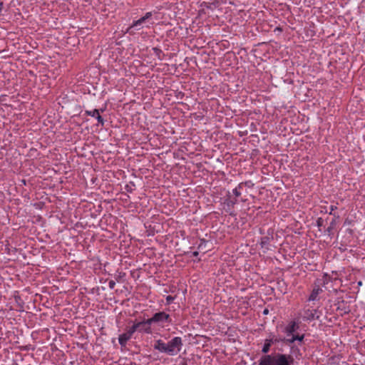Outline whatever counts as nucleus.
<instances>
[{
	"label": "nucleus",
	"mask_w": 365,
	"mask_h": 365,
	"mask_svg": "<svg viewBox=\"0 0 365 365\" xmlns=\"http://www.w3.org/2000/svg\"><path fill=\"white\" fill-rule=\"evenodd\" d=\"M294 359L291 355L276 354L261 357L259 365H291Z\"/></svg>",
	"instance_id": "nucleus-1"
},
{
	"label": "nucleus",
	"mask_w": 365,
	"mask_h": 365,
	"mask_svg": "<svg viewBox=\"0 0 365 365\" xmlns=\"http://www.w3.org/2000/svg\"><path fill=\"white\" fill-rule=\"evenodd\" d=\"M166 346V354L170 356L176 355L181 349L182 346V339L179 336L174 337L167 344Z\"/></svg>",
	"instance_id": "nucleus-2"
},
{
	"label": "nucleus",
	"mask_w": 365,
	"mask_h": 365,
	"mask_svg": "<svg viewBox=\"0 0 365 365\" xmlns=\"http://www.w3.org/2000/svg\"><path fill=\"white\" fill-rule=\"evenodd\" d=\"M151 323L161 324L170 322V315L164 312L155 313L153 317L150 318Z\"/></svg>",
	"instance_id": "nucleus-3"
},
{
	"label": "nucleus",
	"mask_w": 365,
	"mask_h": 365,
	"mask_svg": "<svg viewBox=\"0 0 365 365\" xmlns=\"http://www.w3.org/2000/svg\"><path fill=\"white\" fill-rule=\"evenodd\" d=\"M152 16L151 12H148L142 18L139 19L137 21H135L132 25L128 28L127 32L132 34V29L136 28L137 30L140 29V26L145 22L147 19H148Z\"/></svg>",
	"instance_id": "nucleus-4"
},
{
	"label": "nucleus",
	"mask_w": 365,
	"mask_h": 365,
	"mask_svg": "<svg viewBox=\"0 0 365 365\" xmlns=\"http://www.w3.org/2000/svg\"><path fill=\"white\" fill-rule=\"evenodd\" d=\"M152 323L150 319L136 323V327L138 328V331H144L146 333H151V326Z\"/></svg>",
	"instance_id": "nucleus-5"
},
{
	"label": "nucleus",
	"mask_w": 365,
	"mask_h": 365,
	"mask_svg": "<svg viewBox=\"0 0 365 365\" xmlns=\"http://www.w3.org/2000/svg\"><path fill=\"white\" fill-rule=\"evenodd\" d=\"M154 349L163 353H166L165 343L162 340H157L154 344Z\"/></svg>",
	"instance_id": "nucleus-6"
},
{
	"label": "nucleus",
	"mask_w": 365,
	"mask_h": 365,
	"mask_svg": "<svg viewBox=\"0 0 365 365\" xmlns=\"http://www.w3.org/2000/svg\"><path fill=\"white\" fill-rule=\"evenodd\" d=\"M130 337L131 336L127 332L120 334L118 338L119 344L123 346H125L127 341L130 339Z\"/></svg>",
	"instance_id": "nucleus-7"
},
{
	"label": "nucleus",
	"mask_w": 365,
	"mask_h": 365,
	"mask_svg": "<svg viewBox=\"0 0 365 365\" xmlns=\"http://www.w3.org/2000/svg\"><path fill=\"white\" fill-rule=\"evenodd\" d=\"M298 328V325L294 322H292L287 327H286V331L288 334H292Z\"/></svg>",
	"instance_id": "nucleus-8"
},
{
	"label": "nucleus",
	"mask_w": 365,
	"mask_h": 365,
	"mask_svg": "<svg viewBox=\"0 0 365 365\" xmlns=\"http://www.w3.org/2000/svg\"><path fill=\"white\" fill-rule=\"evenodd\" d=\"M320 291H322V290L319 288L314 289L312 294H310V296L309 297V300H310V301L315 300Z\"/></svg>",
	"instance_id": "nucleus-9"
},
{
	"label": "nucleus",
	"mask_w": 365,
	"mask_h": 365,
	"mask_svg": "<svg viewBox=\"0 0 365 365\" xmlns=\"http://www.w3.org/2000/svg\"><path fill=\"white\" fill-rule=\"evenodd\" d=\"M138 331V328L136 327V324H134L132 327H130L128 330H127V333L131 336L133 335V334Z\"/></svg>",
	"instance_id": "nucleus-10"
},
{
	"label": "nucleus",
	"mask_w": 365,
	"mask_h": 365,
	"mask_svg": "<svg viewBox=\"0 0 365 365\" xmlns=\"http://www.w3.org/2000/svg\"><path fill=\"white\" fill-rule=\"evenodd\" d=\"M270 346H271V341H267L262 348V352L267 353L269 350Z\"/></svg>",
	"instance_id": "nucleus-11"
},
{
	"label": "nucleus",
	"mask_w": 365,
	"mask_h": 365,
	"mask_svg": "<svg viewBox=\"0 0 365 365\" xmlns=\"http://www.w3.org/2000/svg\"><path fill=\"white\" fill-rule=\"evenodd\" d=\"M86 113L88 115L96 117V115L99 113V110L98 109H94L93 110H86Z\"/></svg>",
	"instance_id": "nucleus-12"
},
{
	"label": "nucleus",
	"mask_w": 365,
	"mask_h": 365,
	"mask_svg": "<svg viewBox=\"0 0 365 365\" xmlns=\"http://www.w3.org/2000/svg\"><path fill=\"white\" fill-rule=\"evenodd\" d=\"M304 338V336L302 335V336H293L292 339L291 340L292 342L294 341L295 340H299V341H302Z\"/></svg>",
	"instance_id": "nucleus-13"
},
{
	"label": "nucleus",
	"mask_w": 365,
	"mask_h": 365,
	"mask_svg": "<svg viewBox=\"0 0 365 365\" xmlns=\"http://www.w3.org/2000/svg\"><path fill=\"white\" fill-rule=\"evenodd\" d=\"M96 118H97L98 122L99 123H101V125H103L104 121H103V118L100 115V113H98V114L96 115Z\"/></svg>",
	"instance_id": "nucleus-14"
},
{
	"label": "nucleus",
	"mask_w": 365,
	"mask_h": 365,
	"mask_svg": "<svg viewBox=\"0 0 365 365\" xmlns=\"http://www.w3.org/2000/svg\"><path fill=\"white\" fill-rule=\"evenodd\" d=\"M233 193L236 197H239L241 195L240 192L238 190V188H235L233 190Z\"/></svg>",
	"instance_id": "nucleus-15"
},
{
	"label": "nucleus",
	"mask_w": 365,
	"mask_h": 365,
	"mask_svg": "<svg viewBox=\"0 0 365 365\" xmlns=\"http://www.w3.org/2000/svg\"><path fill=\"white\" fill-rule=\"evenodd\" d=\"M268 240H269V238L268 237H264L262 238V242H261V244L262 245V246L265 245L267 244L268 242Z\"/></svg>",
	"instance_id": "nucleus-16"
},
{
	"label": "nucleus",
	"mask_w": 365,
	"mask_h": 365,
	"mask_svg": "<svg viewBox=\"0 0 365 365\" xmlns=\"http://www.w3.org/2000/svg\"><path fill=\"white\" fill-rule=\"evenodd\" d=\"M115 282L113 280H110L109 282H108V286L110 289H113L115 287Z\"/></svg>",
	"instance_id": "nucleus-17"
},
{
	"label": "nucleus",
	"mask_w": 365,
	"mask_h": 365,
	"mask_svg": "<svg viewBox=\"0 0 365 365\" xmlns=\"http://www.w3.org/2000/svg\"><path fill=\"white\" fill-rule=\"evenodd\" d=\"M173 297H171V296H168L167 298H166V301L168 304H170L173 300Z\"/></svg>",
	"instance_id": "nucleus-18"
},
{
	"label": "nucleus",
	"mask_w": 365,
	"mask_h": 365,
	"mask_svg": "<svg viewBox=\"0 0 365 365\" xmlns=\"http://www.w3.org/2000/svg\"><path fill=\"white\" fill-rule=\"evenodd\" d=\"M336 207L335 206H331V211L329 212V214H331L332 213V211H334Z\"/></svg>",
	"instance_id": "nucleus-19"
},
{
	"label": "nucleus",
	"mask_w": 365,
	"mask_h": 365,
	"mask_svg": "<svg viewBox=\"0 0 365 365\" xmlns=\"http://www.w3.org/2000/svg\"><path fill=\"white\" fill-rule=\"evenodd\" d=\"M263 314H268V309H265L263 312Z\"/></svg>",
	"instance_id": "nucleus-20"
},
{
	"label": "nucleus",
	"mask_w": 365,
	"mask_h": 365,
	"mask_svg": "<svg viewBox=\"0 0 365 365\" xmlns=\"http://www.w3.org/2000/svg\"><path fill=\"white\" fill-rule=\"evenodd\" d=\"M193 255H194L195 256H197V255H198V252H193Z\"/></svg>",
	"instance_id": "nucleus-21"
},
{
	"label": "nucleus",
	"mask_w": 365,
	"mask_h": 365,
	"mask_svg": "<svg viewBox=\"0 0 365 365\" xmlns=\"http://www.w3.org/2000/svg\"><path fill=\"white\" fill-rule=\"evenodd\" d=\"M331 229V227H328V229H327L328 232H330Z\"/></svg>",
	"instance_id": "nucleus-22"
},
{
	"label": "nucleus",
	"mask_w": 365,
	"mask_h": 365,
	"mask_svg": "<svg viewBox=\"0 0 365 365\" xmlns=\"http://www.w3.org/2000/svg\"><path fill=\"white\" fill-rule=\"evenodd\" d=\"M182 365H187V364L184 363V364H182Z\"/></svg>",
	"instance_id": "nucleus-23"
}]
</instances>
